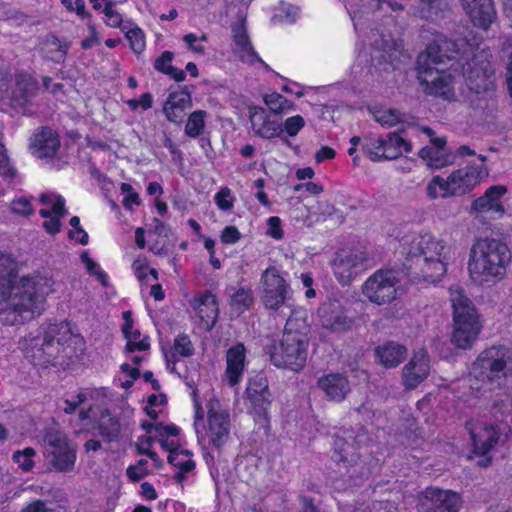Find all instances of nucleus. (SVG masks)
Segmentation results:
<instances>
[{"instance_id":"obj_1","label":"nucleus","mask_w":512,"mask_h":512,"mask_svg":"<svg viewBox=\"0 0 512 512\" xmlns=\"http://www.w3.org/2000/svg\"><path fill=\"white\" fill-rule=\"evenodd\" d=\"M405 249L403 266L413 281L435 283L446 273V245L432 235H418L412 238Z\"/></svg>"},{"instance_id":"obj_2","label":"nucleus","mask_w":512,"mask_h":512,"mask_svg":"<svg viewBox=\"0 0 512 512\" xmlns=\"http://www.w3.org/2000/svg\"><path fill=\"white\" fill-rule=\"evenodd\" d=\"M511 257L510 249L501 240L479 238L471 247L468 269L474 279H501Z\"/></svg>"},{"instance_id":"obj_3","label":"nucleus","mask_w":512,"mask_h":512,"mask_svg":"<svg viewBox=\"0 0 512 512\" xmlns=\"http://www.w3.org/2000/svg\"><path fill=\"white\" fill-rule=\"evenodd\" d=\"M449 56L442 53L439 45L429 44L416 60L417 79L426 95L450 100L454 97L452 76L437 65L443 64Z\"/></svg>"},{"instance_id":"obj_4","label":"nucleus","mask_w":512,"mask_h":512,"mask_svg":"<svg viewBox=\"0 0 512 512\" xmlns=\"http://www.w3.org/2000/svg\"><path fill=\"white\" fill-rule=\"evenodd\" d=\"M449 294L453 308L451 344L458 349H470L482 329L480 315L471 299L464 294L461 287H451Z\"/></svg>"},{"instance_id":"obj_5","label":"nucleus","mask_w":512,"mask_h":512,"mask_svg":"<svg viewBox=\"0 0 512 512\" xmlns=\"http://www.w3.org/2000/svg\"><path fill=\"white\" fill-rule=\"evenodd\" d=\"M292 325L293 322L288 320L279 344L270 353V360L278 368L298 372L307 361L309 337L307 333L293 329Z\"/></svg>"},{"instance_id":"obj_6","label":"nucleus","mask_w":512,"mask_h":512,"mask_svg":"<svg viewBox=\"0 0 512 512\" xmlns=\"http://www.w3.org/2000/svg\"><path fill=\"white\" fill-rule=\"evenodd\" d=\"M470 375L477 381L500 385L512 375V349L503 345L485 349L472 364Z\"/></svg>"},{"instance_id":"obj_7","label":"nucleus","mask_w":512,"mask_h":512,"mask_svg":"<svg viewBox=\"0 0 512 512\" xmlns=\"http://www.w3.org/2000/svg\"><path fill=\"white\" fill-rule=\"evenodd\" d=\"M260 300L266 309L278 312L282 308H291V290L279 269L270 266L260 278Z\"/></svg>"},{"instance_id":"obj_8","label":"nucleus","mask_w":512,"mask_h":512,"mask_svg":"<svg viewBox=\"0 0 512 512\" xmlns=\"http://www.w3.org/2000/svg\"><path fill=\"white\" fill-rule=\"evenodd\" d=\"M462 58L465 61L462 71L468 88L477 94L490 90L494 83L490 54L482 49L471 55L465 53Z\"/></svg>"},{"instance_id":"obj_9","label":"nucleus","mask_w":512,"mask_h":512,"mask_svg":"<svg viewBox=\"0 0 512 512\" xmlns=\"http://www.w3.org/2000/svg\"><path fill=\"white\" fill-rule=\"evenodd\" d=\"M45 455L58 472H71L76 461V446L60 431H49L44 436Z\"/></svg>"},{"instance_id":"obj_10","label":"nucleus","mask_w":512,"mask_h":512,"mask_svg":"<svg viewBox=\"0 0 512 512\" xmlns=\"http://www.w3.org/2000/svg\"><path fill=\"white\" fill-rule=\"evenodd\" d=\"M368 441V433L363 427H359L357 431L354 429L342 430L335 435L332 458L346 468L354 466L360 459L359 449Z\"/></svg>"},{"instance_id":"obj_11","label":"nucleus","mask_w":512,"mask_h":512,"mask_svg":"<svg viewBox=\"0 0 512 512\" xmlns=\"http://www.w3.org/2000/svg\"><path fill=\"white\" fill-rule=\"evenodd\" d=\"M397 274L391 269H379L363 284L362 292L372 303L383 305L397 297Z\"/></svg>"},{"instance_id":"obj_12","label":"nucleus","mask_w":512,"mask_h":512,"mask_svg":"<svg viewBox=\"0 0 512 512\" xmlns=\"http://www.w3.org/2000/svg\"><path fill=\"white\" fill-rule=\"evenodd\" d=\"M368 257L360 249L340 250L332 262L334 275L342 286L367 269Z\"/></svg>"},{"instance_id":"obj_13","label":"nucleus","mask_w":512,"mask_h":512,"mask_svg":"<svg viewBox=\"0 0 512 512\" xmlns=\"http://www.w3.org/2000/svg\"><path fill=\"white\" fill-rule=\"evenodd\" d=\"M462 501L458 493L438 488H426L418 497V512H459Z\"/></svg>"},{"instance_id":"obj_14","label":"nucleus","mask_w":512,"mask_h":512,"mask_svg":"<svg viewBox=\"0 0 512 512\" xmlns=\"http://www.w3.org/2000/svg\"><path fill=\"white\" fill-rule=\"evenodd\" d=\"M318 317L323 329L330 333H344L352 328L353 319L347 315L342 303L329 299L318 308Z\"/></svg>"},{"instance_id":"obj_15","label":"nucleus","mask_w":512,"mask_h":512,"mask_svg":"<svg viewBox=\"0 0 512 512\" xmlns=\"http://www.w3.org/2000/svg\"><path fill=\"white\" fill-rule=\"evenodd\" d=\"M246 394L255 414L267 420L268 409L273 401L267 378L261 373L250 378Z\"/></svg>"},{"instance_id":"obj_16","label":"nucleus","mask_w":512,"mask_h":512,"mask_svg":"<svg viewBox=\"0 0 512 512\" xmlns=\"http://www.w3.org/2000/svg\"><path fill=\"white\" fill-rule=\"evenodd\" d=\"M231 422L227 411H217L213 408L208 411V438L209 443L220 450L230 437Z\"/></svg>"},{"instance_id":"obj_17","label":"nucleus","mask_w":512,"mask_h":512,"mask_svg":"<svg viewBox=\"0 0 512 512\" xmlns=\"http://www.w3.org/2000/svg\"><path fill=\"white\" fill-rule=\"evenodd\" d=\"M472 443L473 451L478 455L485 456L500 441L502 427L500 424H484L479 434L475 433L473 422H466Z\"/></svg>"},{"instance_id":"obj_18","label":"nucleus","mask_w":512,"mask_h":512,"mask_svg":"<svg viewBox=\"0 0 512 512\" xmlns=\"http://www.w3.org/2000/svg\"><path fill=\"white\" fill-rule=\"evenodd\" d=\"M59 148V136L50 127L39 128L31 138L30 150L37 158H52L56 155Z\"/></svg>"},{"instance_id":"obj_19","label":"nucleus","mask_w":512,"mask_h":512,"mask_svg":"<svg viewBox=\"0 0 512 512\" xmlns=\"http://www.w3.org/2000/svg\"><path fill=\"white\" fill-rule=\"evenodd\" d=\"M474 26L487 30L497 14L492 0H461Z\"/></svg>"},{"instance_id":"obj_20","label":"nucleus","mask_w":512,"mask_h":512,"mask_svg":"<svg viewBox=\"0 0 512 512\" xmlns=\"http://www.w3.org/2000/svg\"><path fill=\"white\" fill-rule=\"evenodd\" d=\"M249 118L254 134L263 139H272L281 133L282 123L271 119L262 107H250Z\"/></svg>"},{"instance_id":"obj_21","label":"nucleus","mask_w":512,"mask_h":512,"mask_svg":"<svg viewBox=\"0 0 512 512\" xmlns=\"http://www.w3.org/2000/svg\"><path fill=\"white\" fill-rule=\"evenodd\" d=\"M317 384L329 400L336 402L343 401L351 390L348 377L343 373L323 375Z\"/></svg>"},{"instance_id":"obj_22","label":"nucleus","mask_w":512,"mask_h":512,"mask_svg":"<svg viewBox=\"0 0 512 512\" xmlns=\"http://www.w3.org/2000/svg\"><path fill=\"white\" fill-rule=\"evenodd\" d=\"M429 361L427 353L420 350L415 353L403 369V382L406 388L414 389L429 374Z\"/></svg>"},{"instance_id":"obj_23","label":"nucleus","mask_w":512,"mask_h":512,"mask_svg":"<svg viewBox=\"0 0 512 512\" xmlns=\"http://www.w3.org/2000/svg\"><path fill=\"white\" fill-rule=\"evenodd\" d=\"M487 175L488 172L484 166L469 165L452 172L451 182L455 185L458 194H465Z\"/></svg>"},{"instance_id":"obj_24","label":"nucleus","mask_w":512,"mask_h":512,"mask_svg":"<svg viewBox=\"0 0 512 512\" xmlns=\"http://www.w3.org/2000/svg\"><path fill=\"white\" fill-rule=\"evenodd\" d=\"M63 328L68 331L67 326L59 324L49 325L48 328L43 332V336L37 337L34 340L35 345L33 347L36 348L34 357L46 356L47 359L44 360L45 362H49L50 359L55 358L59 353V346L61 345V339L56 338V334L60 331V329Z\"/></svg>"},{"instance_id":"obj_25","label":"nucleus","mask_w":512,"mask_h":512,"mask_svg":"<svg viewBox=\"0 0 512 512\" xmlns=\"http://www.w3.org/2000/svg\"><path fill=\"white\" fill-rule=\"evenodd\" d=\"M232 37L235 44V51L244 62L254 63L261 61L255 52L248 36L246 20L242 18L232 25Z\"/></svg>"},{"instance_id":"obj_26","label":"nucleus","mask_w":512,"mask_h":512,"mask_svg":"<svg viewBox=\"0 0 512 512\" xmlns=\"http://www.w3.org/2000/svg\"><path fill=\"white\" fill-rule=\"evenodd\" d=\"M246 359V348L243 343H238L227 350L226 372L230 386L238 384L242 378Z\"/></svg>"},{"instance_id":"obj_27","label":"nucleus","mask_w":512,"mask_h":512,"mask_svg":"<svg viewBox=\"0 0 512 512\" xmlns=\"http://www.w3.org/2000/svg\"><path fill=\"white\" fill-rule=\"evenodd\" d=\"M38 83L28 74H19L11 92V104L14 107H24L36 95Z\"/></svg>"},{"instance_id":"obj_28","label":"nucleus","mask_w":512,"mask_h":512,"mask_svg":"<svg viewBox=\"0 0 512 512\" xmlns=\"http://www.w3.org/2000/svg\"><path fill=\"white\" fill-rule=\"evenodd\" d=\"M507 192L505 186L495 185L489 187L485 194L472 203V209L477 212L493 211L502 215L504 207L499 202L500 198Z\"/></svg>"},{"instance_id":"obj_29","label":"nucleus","mask_w":512,"mask_h":512,"mask_svg":"<svg viewBox=\"0 0 512 512\" xmlns=\"http://www.w3.org/2000/svg\"><path fill=\"white\" fill-rule=\"evenodd\" d=\"M375 354L383 366L393 368L405 360L407 348L402 344L391 341L376 347Z\"/></svg>"},{"instance_id":"obj_30","label":"nucleus","mask_w":512,"mask_h":512,"mask_svg":"<svg viewBox=\"0 0 512 512\" xmlns=\"http://www.w3.org/2000/svg\"><path fill=\"white\" fill-rule=\"evenodd\" d=\"M97 429L98 434L107 443L116 442L120 438L121 426L119 419L113 416L109 410L102 411Z\"/></svg>"},{"instance_id":"obj_31","label":"nucleus","mask_w":512,"mask_h":512,"mask_svg":"<svg viewBox=\"0 0 512 512\" xmlns=\"http://www.w3.org/2000/svg\"><path fill=\"white\" fill-rule=\"evenodd\" d=\"M122 317L124 320V323L122 325V332L124 334V337L127 339L126 344V351L127 352H134V351H146L150 348V342L149 337L145 336L143 339H141L139 342L132 340L131 333L133 328V318L131 311H124L122 313Z\"/></svg>"},{"instance_id":"obj_32","label":"nucleus","mask_w":512,"mask_h":512,"mask_svg":"<svg viewBox=\"0 0 512 512\" xmlns=\"http://www.w3.org/2000/svg\"><path fill=\"white\" fill-rule=\"evenodd\" d=\"M174 53L171 51H164L154 62V68L158 72L168 75L177 82H182L186 79V73L171 65Z\"/></svg>"},{"instance_id":"obj_33","label":"nucleus","mask_w":512,"mask_h":512,"mask_svg":"<svg viewBox=\"0 0 512 512\" xmlns=\"http://www.w3.org/2000/svg\"><path fill=\"white\" fill-rule=\"evenodd\" d=\"M198 301V311L201 318L206 317L215 322L219 314L217 297L212 292L206 291Z\"/></svg>"},{"instance_id":"obj_34","label":"nucleus","mask_w":512,"mask_h":512,"mask_svg":"<svg viewBox=\"0 0 512 512\" xmlns=\"http://www.w3.org/2000/svg\"><path fill=\"white\" fill-rule=\"evenodd\" d=\"M372 45L376 50L383 52L381 58L385 62L392 63L396 58V53L399 51V45L390 37L383 34L380 35V39L372 41Z\"/></svg>"},{"instance_id":"obj_35","label":"nucleus","mask_w":512,"mask_h":512,"mask_svg":"<svg viewBox=\"0 0 512 512\" xmlns=\"http://www.w3.org/2000/svg\"><path fill=\"white\" fill-rule=\"evenodd\" d=\"M206 114L207 113L204 110H196L190 114L185 126V133L187 136L196 138L203 133Z\"/></svg>"},{"instance_id":"obj_36","label":"nucleus","mask_w":512,"mask_h":512,"mask_svg":"<svg viewBox=\"0 0 512 512\" xmlns=\"http://www.w3.org/2000/svg\"><path fill=\"white\" fill-rule=\"evenodd\" d=\"M193 88L194 86H184L181 90L170 93L165 104L185 110L187 107L191 106V93Z\"/></svg>"},{"instance_id":"obj_37","label":"nucleus","mask_w":512,"mask_h":512,"mask_svg":"<svg viewBox=\"0 0 512 512\" xmlns=\"http://www.w3.org/2000/svg\"><path fill=\"white\" fill-rule=\"evenodd\" d=\"M191 456L188 450H171L168 455V462L183 471H192L195 468V462L191 459L184 460L182 457Z\"/></svg>"},{"instance_id":"obj_38","label":"nucleus","mask_w":512,"mask_h":512,"mask_svg":"<svg viewBox=\"0 0 512 512\" xmlns=\"http://www.w3.org/2000/svg\"><path fill=\"white\" fill-rule=\"evenodd\" d=\"M36 451L32 447H26L23 450H17L13 453L12 459L23 471H30L34 467L33 457Z\"/></svg>"},{"instance_id":"obj_39","label":"nucleus","mask_w":512,"mask_h":512,"mask_svg":"<svg viewBox=\"0 0 512 512\" xmlns=\"http://www.w3.org/2000/svg\"><path fill=\"white\" fill-rule=\"evenodd\" d=\"M254 301L252 290L241 287L231 297V305L238 310L248 309Z\"/></svg>"},{"instance_id":"obj_40","label":"nucleus","mask_w":512,"mask_h":512,"mask_svg":"<svg viewBox=\"0 0 512 512\" xmlns=\"http://www.w3.org/2000/svg\"><path fill=\"white\" fill-rule=\"evenodd\" d=\"M512 409V401L507 396L505 399H499L494 401L491 406V414L496 419V421H503L506 415L511 412Z\"/></svg>"},{"instance_id":"obj_41","label":"nucleus","mask_w":512,"mask_h":512,"mask_svg":"<svg viewBox=\"0 0 512 512\" xmlns=\"http://www.w3.org/2000/svg\"><path fill=\"white\" fill-rule=\"evenodd\" d=\"M305 124L306 122L301 115L288 117L282 123V131L292 137H295L305 127Z\"/></svg>"},{"instance_id":"obj_42","label":"nucleus","mask_w":512,"mask_h":512,"mask_svg":"<svg viewBox=\"0 0 512 512\" xmlns=\"http://www.w3.org/2000/svg\"><path fill=\"white\" fill-rule=\"evenodd\" d=\"M174 350L182 357H190L194 354L193 344L186 334L178 335L174 340Z\"/></svg>"},{"instance_id":"obj_43","label":"nucleus","mask_w":512,"mask_h":512,"mask_svg":"<svg viewBox=\"0 0 512 512\" xmlns=\"http://www.w3.org/2000/svg\"><path fill=\"white\" fill-rule=\"evenodd\" d=\"M148 461L146 459H140L135 465H130L126 469V475L132 482H138L148 475L147 470Z\"/></svg>"},{"instance_id":"obj_44","label":"nucleus","mask_w":512,"mask_h":512,"mask_svg":"<svg viewBox=\"0 0 512 512\" xmlns=\"http://www.w3.org/2000/svg\"><path fill=\"white\" fill-rule=\"evenodd\" d=\"M130 47L135 53H141L145 48L144 36L139 28L131 29L126 33Z\"/></svg>"},{"instance_id":"obj_45","label":"nucleus","mask_w":512,"mask_h":512,"mask_svg":"<svg viewBox=\"0 0 512 512\" xmlns=\"http://www.w3.org/2000/svg\"><path fill=\"white\" fill-rule=\"evenodd\" d=\"M69 224L74 228V230L68 231V237L70 239H74L75 233L80 234V237L76 239V241L81 245H87L89 241V236L86 231L83 230V228L80 225V218L78 216H73Z\"/></svg>"},{"instance_id":"obj_46","label":"nucleus","mask_w":512,"mask_h":512,"mask_svg":"<svg viewBox=\"0 0 512 512\" xmlns=\"http://www.w3.org/2000/svg\"><path fill=\"white\" fill-rule=\"evenodd\" d=\"M430 15H439L449 9L448 0H420Z\"/></svg>"},{"instance_id":"obj_47","label":"nucleus","mask_w":512,"mask_h":512,"mask_svg":"<svg viewBox=\"0 0 512 512\" xmlns=\"http://www.w3.org/2000/svg\"><path fill=\"white\" fill-rule=\"evenodd\" d=\"M0 175L13 178L15 170L10 166L9 157L4 145L0 142Z\"/></svg>"},{"instance_id":"obj_48","label":"nucleus","mask_w":512,"mask_h":512,"mask_svg":"<svg viewBox=\"0 0 512 512\" xmlns=\"http://www.w3.org/2000/svg\"><path fill=\"white\" fill-rule=\"evenodd\" d=\"M433 183H436L440 190L443 191V197L457 195L455 185L451 182V174L445 180L440 176L433 177Z\"/></svg>"},{"instance_id":"obj_49","label":"nucleus","mask_w":512,"mask_h":512,"mask_svg":"<svg viewBox=\"0 0 512 512\" xmlns=\"http://www.w3.org/2000/svg\"><path fill=\"white\" fill-rule=\"evenodd\" d=\"M61 2L68 11L76 12L82 18L89 17L84 0H61Z\"/></svg>"},{"instance_id":"obj_50","label":"nucleus","mask_w":512,"mask_h":512,"mask_svg":"<svg viewBox=\"0 0 512 512\" xmlns=\"http://www.w3.org/2000/svg\"><path fill=\"white\" fill-rule=\"evenodd\" d=\"M163 112L170 122L177 124L181 123L185 116V110L167 104H164Z\"/></svg>"},{"instance_id":"obj_51","label":"nucleus","mask_w":512,"mask_h":512,"mask_svg":"<svg viewBox=\"0 0 512 512\" xmlns=\"http://www.w3.org/2000/svg\"><path fill=\"white\" fill-rule=\"evenodd\" d=\"M280 11L284 13V15H279L281 21H284L289 24H293L296 22L299 14V9L297 7L291 4L282 3Z\"/></svg>"},{"instance_id":"obj_52","label":"nucleus","mask_w":512,"mask_h":512,"mask_svg":"<svg viewBox=\"0 0 512 512\" xmlns=\"http://www.w3.org/2000/svg\"><path fill=\"white\" fill-rule=\"evenodd\" d=\"M375 120L383 126L392 127L397 124L400 119L396 114V110H388L375 115Z\"/></svg>"},{"instance_id":"obj_53","label":"nucleus","mask_w":512,"mask_h":512,"mask_svg":"<svg viewBox=\"0 0 512 512\" xmlns=\"http://www.w3.org/2000/svg\"><path fill=\"white\" fill-rule=\"evenodd\" d=\"M268 230L267 234L274 239L283 238V230L281 227V219L277 216H272L267 220Z\"/></svg>"},{"instance_id":"obj_54","label":"nucleus","mask_w":512,"mask_h":512,"mask_svg":"<svg viewBox=\"0 0 512 512\" xmlns=\"http://www.w3.org/2000/svg\"><path fill=\"white\" fill-rule=\"evenodd\" d=\"M221 242L224 244H235L241 238V234L237 227L226 226L221 233Z\"/></svg>"},{"instance_id":"obj_55","label":"nucleus","mask_w":512,"mask_h":512,"mask_svg":"<svg viewBox=\"0 0 512 512\" xmlns=\"http://www.w3.org/2000/svg\"><path fill=\"white\" fill-rule=\"evenodd\" d=\"M229 198L230 190L228 188H223L216 194L215 202L221 210L227 211L233 207V202Z\"/></svg>"},{"instance_id":"obj_56","label":"nucleus","mask_w":512,"mask_h":512,"mask_svg":"<svg viewBox=\"0 0 512 512\" xmlns=\"http://www.w3.org/2000/svg\"><path fill=\"white\" fill-rule=\"evenodd\" d=\"M12 212L15 214H20L23 216H28L32 214L33 208L29 200L25 198H20L12 202Z\"/></svg>"},{"instance_id":"obj_57","label":"nucleus","mask_w":512,"mask_h":512,"mask_svg":"<svg viewBox=\"0 0 512 512\" xmlns=\"http://www.w3.org/2000/svg\"><path fill=\"white\" fill-rule=\"evenodd\" d=\"M280 96L281 94L274 92L271 94H266L263 97L264 103L269 107L271 112L276 115L281 114Z\"/></svg>"},{"instance_id":"obj_58","label":"nucleus","mask_w":512,"mask_h":512,"mask_svg":"<svg viewBox=\"0 0 512 512\" xmlns=\"http://www.w3.org/2000/svg\"><path fill=\"white\" fill-rule=\"evenodd\" d=\"M86 400V395L84 393H79L76 395L74 399H67L64 401L65 407L63 408V410L66 414H71Z\"/></svg>"},{"instance_id":"obj_59","label":"nucleus","mask_w":512,"mask_h":512,"mask_svg":"<svg viewBox=\"0 0 512 512\" xmlns=\"http://www.w3.org/2000/svg\"><path fill=\"white\" fill-rule=\"evenodd\" d=\"M336 156V151L329 147V146H322L319 150L315 153V161L317 163H321L325 160H332Z\"/></svg>"},{"instance_id":"obj_60","label":"nucleus","mask_w":512,"mask_h":512,"mask_svg":"<svg viewBox=\"0 0 512 512\" xmlns=\"http://www.w3.org/2000/svg\"><path fill=\"white\" fill-rule=\"evenodd\" d=\"M21 512H54V510L49 508L42 500H36L29 503Z\"/></svg>"},{"instance_id":"obj_61","label":"nucleus","mask_w":512,"mask_h":512,"mask_svg":"<svg viewBox=\"0 0 512 512\" xmlns=\"http://www.w3.org/2000/svg\"><path fill=\"white\" fill-rule=\"evenodd\" d=\"M80 259L90 275H94L99 269H101L100 265L91 259L87 252H83L80 255Z\"/></svg>"},{"instance_id":"obj_62","label":"nucleus","mask_w":512,"mask_h":512,"mask_svg":"<svg viewBox=\"0 0 512 512\" xmlns=\"http://www.w3.org/2000/svg\"><path fill=\"white\" fill-rule=\"evenodd\" d=\"M43 228L46 230L47 233L55 235L61 230V221L58 217H51L48 220L44 221Z\"/></svg>"},{"instance_id":"obj_63","label":"nucleus","mask_w":512,"mask_h":512,"mask_svg":"<svg viewBox=\"0 0 512 512\" xmlns=\"http://www.w3.org/2000/svg\"><path fill=\"white\" fill-rule=\"evenodd\" d=\"M385 147L384 150H391L392 148L398 149L397 144L403 143V138L397 132H390L384 137Z\"/></svg>"},{"instance_id":"obj_64","label":"nucleus","mask_w":512,"mask_h":512,"mask_svg":"<svg viewBox=\"0 0 512 512\" xmlns=\"http://www.w3.org/2000/svg\"><path fill=\"white\" fill-rule=\"evenodd\" d=\"M299 499L302 504L301 512H320L319 508L313 503V500L310 497L300 495Z\"/></svg>"}]
</instances>
